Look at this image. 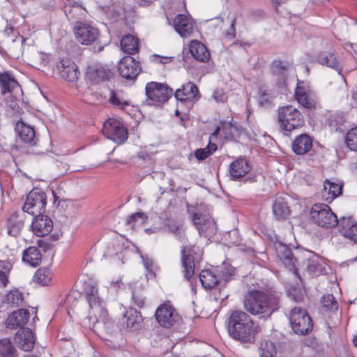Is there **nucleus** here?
<instances>
[{
    "label": "nucleus",
    "mask_w": 357,
    "mask_h": 357,
    "mask_svg": "<svg viewBox=\"0 0 357 357\" xmlns=\"http://www.w3.org/2000/svg\"><path fill=\"white\" fill-rule=\"evenodd\" d=\"M274 246L278 257L294 274L298 275L299 267L312 276H317L322 273V260L314 252L305 250L294 254L287 245L281 242L275 243Z\"/></svg>",
    "instance_id": "1"
},
{
    "label": "nucleus",
    "mask_w": 357,
    "mask_h": 357,
    "mask_svg": "<svg viewBox=\"0 0 357 357\" xmlns=\"http://www.w3.org/2000/svg\"><path fill=\"white\" fill-rule=\"evenodd\" d=\"M281 295V292L272 289L250 291L244 298L245 309L253 315L269 317L279 308Z\"/></svg>",
    "instance_id": "2"
},
{
    "label": "nucleus",
    "mask_w": 357,
    "mask_h": 357,
    "mask_svg": "<svg viewBox=\"0 0 357 357\" xmlns=\"http://www.w3.org/2000/svg\"><path fill=\"white\" fill-rule=\"evenodd\" d=\"M228 333L234 340L243 342L255 340L256 330L250 317L245 312L234 311L228 319Z\"/></svg>",
    "instance_id": "3"
},
{
    "label": "nucleus",
    "mask_w": 357,
    "mask_h": 357,
    "mask_svg": "<svg viewBox=\"0 0 357 357\" xmlns=\"http://www.w3.org/2000/svg\"><path fill=\"white\" fill-rule=\"evenodd\" d=\"M277 117L280 128L285 131H291L301 128L305 122L301 112L292 105L279 107Z\"/></svg>",
    "instance_id": "4"
},
{
    "label": "nucleus",
    "mask_w": 357,
    "mask_h": 357,
    "mask_svg": "<svg viewBox=\"0 0 357 357\" xmlns=\"http://www.w3.org/2000/svg\"><path fill=\"white\" fill-rule=\"evenodd\" d=\"M310 215L312 222L319 227L332 228L337 225L340 227V220L338 221L337 216L326 204H314L311 208Z\"/></svg>",
    "instance_id": "5"
},
{
    "label": "nucleus",
    "mask_w": 357,
    "mask_h": 357,
    "mask_svg": "<svg viewBox=\"0 0 357 357\" xmlns=\"http://www.w3.org/2000/svg\"><path fill=\"white\" fill-rule=\"evenodd\" d=\"M292 330L298 335H306L312 330V320L305 310L293 308L289 317Z\"/></svg>",
    "instance_id": "6"
},
{
    "label": "nucleus",
    "mask_w": 357,
    "mask_h": 357,
    "mask_svg": "<svg viewBox=\"0 0 357 357\" xmlns=\"http://www.w3.org/2000/svg\"><path fill=\"white\" fill-rule=\"evenodd\" d=\"M47 204L45 193L38 188L32 190L27 195L22 207L24 212L33 216L43 214Z\"/></svg>",
    "instance_id": "7"
},
{
    "label": "nucleus",
    "mask_w": 357,
    "mask_h": 357,
    "mask_svg": "<svg viewBox=\"0 0 357 357\" xmlns=\"http://www.w3.org/2000/svg\"><path fill=\"white\" fill-rule=\"evenodd\" d=\"M87 301L91 308L90 314L93 316L97 322H105L107 316V310L101 305L98 290L95 285H89L85 288Z\"/></svg>",
    "instance_id": "8"
},
{
    "label": "nucleus",
    "mask_w": 357,
    "mask_h": 357,
    "mask_svg": "<svg viewBox=\"0 0 357 357\" xmlns=\"http://www.w3.org/2000/svg\"><path fill=\"white\" fill-rule=\"evenodd\" d=\"M73 31L77 41L84 45L92 44L100 35L98 28L89 23L81 21H76Z\"/></svg>",
    "instance_id": "9"
},
{
    "label": "nucleus",
    "mask_w": 357,
    "mask_h": 357,
    "mask_svg": "<svg viewBox=\"0 0 357 357\" xmlns=\"http://www.w3.org/2000/svg\"><path fill=\"white\" fill-rule=\"evenodd\" d=\"M192 220L200 236L209 239L216 233V223L210 215L194 213Z\"/></svg>",
    "instance_id": "10"
},
{
    "label": "nucleus",
    "mask_w": 357,
    "mask_h": 357,
    "mask_svg": "<svg viewBox=\"0 0 357 357\" xmlns=\"http://www.w3.org/2000/svg\"><path fill=\"white\" fill-rule=\"evenodd\" d=\"M146 95L155 104H162L172 97L173 90L166 84L151 82L146 84Z\"/></svg>",
    "instance_id": "11"
},
{
    "label": "nucleus",
    "mask_w": 357,
    "mask_h": 357,
    "mask_svg": "<svg viewBox=\"0 0 357 357\" xmlns=\"http://www.w3.org/2000/svg\"><path fill=\"white\" fill-rule=\"evenodd\" d=\"M103 134L117 144H123L128 139L127 129L117 120L109 119L103 124Z\"/></svg>",
    "instance_id": "12"
},
{
    "label": "nucleus",
    "mask_w": 357,
    "mask_h": 357,
    "mask_svg": "<svg viewBox=\"0 0 357 357\" xmlns=\"http://www.w3.org/2000/svg\"><path fill=\"white\" fill-rule=\"evenodd\" d=\"M155 317L157 322L165 328L172 327L179 320L176 310L167 303L162 304L157 308Z\"/></svg>",
    "instance_id": "13"
},
{
    "label": "nucleus",
    "mask_w": 357,
    "mask_h": 357,
    "mask_svg": "<svg viewBox=\"0 0 357 357\" xmlns=\"http://www.w3.org/2000/svg\"><path fill=\"white\" fill-rule=\"evenodd\" d=\"M118 70L122 77L132 80L137 78L141 68L138 61L130 56H126L119 61Z\"/></svg>",
    "instance_id": "14"
},
{
    "label": "nucleus",
    "mask_w": 357,
    "mask_h": 357,
    "mask_svg": "<svg viewBox=\"0 0 357 357\" xmlns=\"http://www.w3.org/2000/svg\"><path fill=\"white\" fill-rule=\"evenodd\" d=\"M194 248L183 247L181 250V262L183 268L184 276L187 280L190 281L194 275L195 265L201 259L200 255L193 257Z\"/></svg>",
    "instance_id": "15"
},
{
    "label": "nucleus",
    "mask_w": 357,
    "mask_h": 357,
    "mask_svg": "<svg viewBox=\"0 0 357 357\" xmlns=\"http://www.w3.org/2000/svg\"><path fill=\"white\" fill-rule=\"evenodd\" d=\"M295 98L300 105L307 109L315 107L314 93L310 86L304 82H298L295 89Z\"/></svg>",
    "instance_id": "16"
},
{
    "label": "nucleus",
    "mask_w": 357,
    "mask_h": 357,
    "mask_svg": "<svg viewBox=\"0 0 357 357\" xmlns=\"http://www.w3.org/2000/svg\"><path fill=\"white\" fill-rule=\"evenodd\" d=\"M112 74L110 69L101 63H96L89 66L86 71V77L93 84L108 80Z\"/></svg>",
    "instance_id": "17"
},
{
    "label": "nucleus",
    "mask_w": 357,
    "mask_h": 357,
    "mask_svg": "<svg viewBox=\"0 0 357 357\" xmlns=\"http://www.w3.org/2000/svg\"><path fill=\"white\" fill-rule=\"evenodd\" d=\"M14 340L17 346L24 351H31L35 344V337L29 328H22L15 335Z\"/></svg>",
    "instance_id": "18"
},
{
    "label": "nucleus",
    "mask_w": 357,
    "mask_h": 357,
    "mask_svg": "<svg viewBox=\"0 0 357 357\" xmlns=\"http://www.w3.org/2000/svg\"><path fill=\"white\" fill-rule=\"evenodd\" d=\"M142 324L143 318L141 313L134 308L128 309L121 319V324L130 331L139 330Z\"/></svg>",
    "instance_id": "19"
},
{
    "label": "nucleus",
    "mask_w": 357,
    "mask_h": 357,
    "mask_svg": "<svg viewBox=\"0 0 357 357\" xmlns=\"http://www.w3.org/2000/svg\"><path fill=\"white\" fill-rule=\"evenodd\" d=\"M290 64L284 61L275 60L271 66V75L278 86H283L288 75Z\"/></svg>",
    "instance_id": "20"
},
{
    "label": "nucleus",
    "mask_w": 357,
    "mask_h": 357,
    "mask_svg": "<svg viewBox=\"0 0 357 357\" xmlns=\"http://www.w3.org/2000/svg\"><path fill=\"white\" fill-rule=\"evenodd\" d=\"M60 76L68 82H75L78 79L79 72L77 65L69 59H63L58 66Z\"/></svg>",
    "instance_id": "21"
},
{
    "label": "nucleus",
    "mask_w": 357,
    "mask_h": 357,
    "mask_svg": "<svg viewBox=\"0 0 357 357\" xmlns=\"http://www.w3.org/2000/svg\"><path fill=\"white\" fill-rule=\"evenodd\" d=\"M34 216L31 225L33 233L38 236H44L49 234L53 228L52 220L43 214Z\"/></svg>",
    "instance_id": "22"
},
{
    "label": "nucleus",
    "mask_w": 357,
    "mask_h": 357,
    "mask_svg": "<svg viewBox=\"0 0 357 357\" xmlns=\"http://www.w3.org/2000/svg\"><path fill=\"white\" fill-rule=\"evenodd\" d=\"M317 62L328 68L336 70L338 74H341L342 66L337 59L335 52L333 51H321L317 56Z\"/></svg>",
    "instance_id": "23"
},
{
    "label": "nucleus",
    "mask_w": 357,
    "mask_h": 357,
    "mask_svg": "<svg viewBox=\"0 0 357 357\" xmlns=\"http://www.w3.org/2000/svg\"><path fill=\"white\" fill-rule=\"evenodd\" d=\"M251 170L248 161L244 158H238L229 165V174L233 180L245 176Z\"/></svg>",
    "instance_id": "24"
},
{
    "label": "nucleus",
    "mask_w": 357,
    "mask_h": 357,
    "mask_svg": "<svg viewBox=\"0 0 357 357\" xmlns=\"http://www.w3.org/2000/svg\"><path fill=\"white\" fill-rule=\"evenodd\" d=\"M193 23L186 15L179 14L174 19V28L183 38L190 37L193 31Z\"/></svg>",
    "instance_id": "25"
},
{
    "label": "nucleus",
    "mask_w": 357,
    "mask_h": 357,
    "mask_svg": "<svg viewBox=\"0 0 357 357\" xmlns=\"http://www.w3.org/2000/svg\"><path fill=\"white\" fill-rule=\"evenodd\" d=\"M198 92L197 86L189 82L183 84L181 88L178 89L174 93V96L177 100L184 102L188 100L191 101L197 96Z\"/></svg>",
    "instance_id": "26"
},
{
    "label": "nucleus",
    "mask_w": 357,
    "mask_h": 357,
    "mask_svg": "<svg viewBox=\"0 0 357 357\" xmlns=\"http://www.w3.org/2000/svg\"><path fill=\"white\" fill-rule=\"evenodd\" d=\"M29 318V312L27 310L20 309L10 314L6 324L8 328H15L17 327L24 326Z\"/></svg>",
    "instance_id": "27"
},
{
    "label": "nucleus",
    "mask_w": 357,
    "mask_h": 357,
    "mask_svg": "<svg viewBox=\"0 0 357 357\" xmlns=\"http://www.w3.org/2000/svg\"><path fill=\"white\" fill-rule=\"evenodd\" d=\"M312 146V139L307 134L297 137L292 142L291 148L296 155L307 153Z\"/></svg>",
    "instance_id": "28"
},
{
    "label": "nucleus",
    "mask_w": 357,
    "mask_h": 357,
    "mask_svg": "<svg viewBox=\"0 0 357 357\" xmlns=\"http://www.w3.org/2000/svg\"><path fill=\"white\" fill-rule=\"evenodd\" d=\"M340 232L357 244V224H354L350 218L340 220Z\"/></svg>",
    "instance_id": "29"
},
{
    "label": "nucleus",
    "mask_w": 357,
    "mask_h": 357,
    "mask_svg": "<svg viewBox=\"0 0 357 357\" xmlns=\"http://www.w3.org/2000/svg\"><path fill=\"white\" fill-rule=\"evenodd\" d=\"M24 299V294L22 291L16 288L13 289L6 294L0 307L3 308L5 305L7 308L19 307L22 305Z\"/></svg>",
    "instance_id": "30"
},
{
    "label": "nucleus",
    "mask_w": 357,
    "mask_h": 357,
    "mask_svg": "<svg viewBox=\"0 0 357 357\" xmlns=\"http://www.w3.org/2000/svg\"><path fill=\"white\" fill-rule=\"evenodd\" d=\"M342 185L326 180L321 191V197L328 203H331L335 198L342 193Z\"/></svg>",
    "instance_id": "31"
},
{
    "label": "nucleus",
    "mask_w": 357,
    "mask_h": 357,
    "mask_svg": "<svg viewBox=\"0 0 357 357\" xmlns=\"http://www.w3.org/2000/svg\"><path fill=\"white\" fill-rule=\"evenodd\" d=\"M190 52L193 57L201 62H207L210 59V54L206 47L201 42L193 40L190 44Z\"/></svg>",
    "instance_id": "32"
},
{
    "label": "nucleus",
    "mask_w": 357,
    "mask_h": 357,
    "mask_svg": "<svg viewBox=\"0 0 357 357\" xmlns=\"http://www.w3.org/2000/svg\"><path fill=\"white\" fill-rule=\"evenodd\" d=\"M42 255L40 250L36 246H30L22 253V261L31 266L36 267L41 263Z\"/></svg>",
    "instance_id": "33"
},
{
    "label": "nucleus",
    "mask_w": 357,
    "mask_h": 357,
    "mask_svg": "<svg viewBox=\"0 0 357 357\" xmlns=\"http://www.w3.org/2000/svg\"><path fill=\"white\" fill-rule=\"evenodd\" d=\"M199 280L203 287L208 289L221 284V280L218 278L216 271L211 270H202L199 274Z\"/></svg>",
    "instance_id": "34"
},
{
    "label": "nucleus",
    "mask_w": 357,
    "mask_h": 357,
    "mask_svg": "<svg viewBox=\"0 0 357 357\" xmlns=\"http://www.w3.org/2000/svg\"><path fill=\"white\" fill-rule=\"evenodd\" d=\"M15 130L22 141L31 143L34 140L36 133L33 128L25 124L23 121H20L17 123Z\"/></svg>",
    "instance_id": "35"
},
{
    "label": "nucleus",
    "mask_w": 357,
    "mask_h": 357,
    "mask_svg": "<svg viewBox=\"0 0 357 357\" xmlns=\"http://www.w3.org/2000/svg\"><path fill=\"white\" fill-rule=\"evenodd\" d=\"M273 212L278 220H284L290 214L287 202L283 197H277L273 204Z\"/></svg>",
    "instance_id": "36"
},
{
    "label": "nucleus",
    "mask_w": 357,
    "mask_h": 357,
    "mask_svg": "<svg viewBox=\"0 0 357 357\" xmlns=\"http://www.w3.org/2000/svg\"><path fill=\"white\" fill-rule=\"evenodd\" d=\"M0 86L3 94L12 93L20 88L18 82L6 73H0Z\"/></svg>",
    "instance_id": "37"
},
{
    "label": "nucleus",
    "mask_w": 357,
    "mask_h": 357,
    "mask_svg": "<svg viewBox=\"0 0 357 357\" xmlns=\"http://www.w3.org/2000/svg\"><path fill=\"white\" fill-rule=\"evenodd\" d=\"M222 132L225 139H231L239 136L241 127L236 122H221Z\"/></svg>",
    "instance_id": "38"
},
{
    "label": "nucleus",
    "mask_w": 357,
    "mask_h": 357,
    "mask_svg": "<svg viewBox=\"0 0 357 357\" xmlns=\"http://www.w3.org/2000/svg\"><path fill=\"white\" fill-rule=\"evenodd\" d=\"M53 273L50 268L41 267L38 268L33 276V280L40 286L48 285L52 281Z\"/></svg>",
    "instance_id": "39"
},
{
    "label": "nucleus",
    "mask_w": 357,
    "mask_h": 357,
    "mask_svg": "<svg viewBox=\"0 0 357 357\" xmlns=\"http://www.w3.org/2000/svg\"><path fill=\"white\" fill-rule=\"evenodd\" d=\"M24 227V222L17 214L12 215L8 220V232L12 236H17Z\"/></svg>",
    "instance_id": "40"
},
{
    "label": "nucleus",
    "mask_w": 357,
    "mask_h": 357,
    "mask_svg": "<svg viewBox=\"0 0 357 357\" xmlns=\"http://www.w3.org/2000/svg\"><path fill=\"white\" fill-rule=\"evenodd\" d=\"M121 50L128 54H133L138 51V40L132 35H127L121 40Z\"/></svg>",
    "instance_id": "41"
},
{
    "label": "nucleus",
    "mask_w": 357,
    "mask_h": 357,
    "mask_svg": "<svg viewBox=\"0 0 357 357\" xmlns=\"http://www.w3.org/2000/svg\"><path fill=\"white\" fill-rule=\"evenodd\" d=\"M165 226L178 241L183 242L185 240V228L183 223L176 220H169Z\"/></svg>",
    "instance_id": "42"
},
{
    "label": "nucleus",
    "mask_w": 357,
    "mask_h": 357,
    "mask_svg": "<svg viewBox=\"0 0 357 357\" xmlns=\"http://www.w3.org/2000/svg\"><path fill=\"white\" fill-rule=\"evenodd\" d=\"M0 356L17 357L16 349L9 338L0 339Z\"/></svg>",
    "instance_id": "43"
},
{
    "label": "nucleus",
    "mask_w": 357,
    "mask_h": 357,
    "mask_svg": "<svg viewBox=\"0 0 357 357\" xmlns=\"http://www.w3.org/2000/svg\"><path fill=\"white\" fill-rule=\"evenodd\" d=\"M321 308L324 312H334L338 310L339 305L333 294L324 295L321 298Z\"/></svg>",
    "instance_id": "44"
},
{
    "label": "nucleus",
    "mask_w": 357,
    "mask_h": 357,
    "mask_svg": "<svg viewBox=\"0 0 357 357\" xmlns=\"http://www.w3.org/2000/svg\"><path fill=\"white\" fill-rule=\"evenodd\" d=\"M86 10L79 5H73L66 6L65 13L69 20H76L82 18L85 15Z\"/></svg>",
    "instance_id": "45"
},
{
    "label": "nucleus",
    "mask_w": 357,
    "mask_h": 357,
    "mask_svg": "<svg viewBox=\"0 0 357 357\" xmlns=\"http://www.w3.org/2000/svg\"><path fill=\"white\" fill-rule=\"evenodd\" d=\"M344 122V116L339 113L331 115L328 119V126L334 131H342Z\"/></svg>",
    "instance_id": "46"
},
{
    "label": "nucleus",
    "mask_w": 357,
    "mask_h": 357,
    "mask_svg": "<svg viewBox=\"0 0 357 357\" xmlns=\"http://www.w3.org/2000/svg\"><path fill=\"white\" fill-rule=\"evenodd\" d=\"M215 271L218 278L221 280V284H225L229 280L231 276L234 274V268L230 265L225 264L218 268Z\"/></svg>",
    "instance_id": "47"
},
{
    "label": "nucleus",
    "mask_w": 357,
    "mask_h": 357,
    "mask_svg": "<svg viewBox=\"0 0 357 357\" xmlns=\"http://www.w3.org/2000/svg\"><path fill=\"white\" fill-rule=\"evenodd\" d=\"M260 357H275L277 349L275 344L269 340H264L261 344Z\"/></svg>",
    "instance_id": "48"
},
{
    "label": "nucleus",
    "mask_w": 357,
    "mask_h": 357,
    "mask_svg": "<svg viewBox=\"0 0 357 357\" xmlns=\"http://www.w3.org/2000/svg\"><path fill=\"white\" fill-rule=\"evenodd\" d=\"M216 149V144L210 142L206 148L197 149L195 152V156L198 160H203L215 152Z\"/></svg>",
    "instance_id": "49"
},
{
    "label": "nucleus",
    "mask_w": 357,
    "mask_h": 357,
    "mask_svg": "<svg viewBox=\"0 0 357 357\" xmlns=\"http://www.w3.org/2000/svg\"><path fill=\"white\" fill-rule=\"evenodd\" d=\"M345 141L349 149L357 151V128H352L347 132Z\"/></svg>",
    "instance_id": "50"
},
{
    "label": "nucleus",
    "mask_w": 357,
    "mask_h": 357,
    "mask_svg": "<svg viewBox=\"0 0 357 357\" xmlns=\"http://www.w3.org/2000/svg\"><path fill=\"white\" fill-rule=\"evenodd\" d=\"M109 101L121 109H124L128 105V102L126 100H121L118 93H116L114 90L110 91Z\"/></svg>",
    "instance_id": "51"
},
{
    "label": "nucleus",
    "mask_w": 357,
    "mask_h": 357,
    "mask_svg": "<svg viewBox=\"0 0 357 357\" xmlns=\"http://www.w3.org/2000/svg\"><path fill=\"white\" fill-rule=\"evenodd\" d=\"M271 95L265 90L260 89L259 91L258 102L261 107H267L272 102Z\"/></svg>",
    "instance_id": "52"
},
{
    "label": "nucleus",
    "mask_w": 357,
    "mask_h": 357,
    "mask_svg": "<svg viewBox=\"0 0 357 357\" xmlns=\"http://www.w3.org/2000/svg\"><path fill=\"white\" fill-rule=\"evenodd\" d=\"M132 300L137 307L142 308L145 305L146 296L142 291H134L132 294Z\"/></svg>",
    "instance_id": "53"
},
{
    "label": "nucleus",
    "mask_w": 357,
    "mask_h": 357,
    "mask_svg": "<svg viewBox=\"0 0 357 357\" xmlns=\"http://www.w3.org/2000/svg\"><path fill=\"white\" fill-rule=\"evenodd\" d=\"M143 213H135L130 215L128 218L126 223L132 228H134L137 223H142Z\"/></svg>",
    "instance_id": "54"
},
{
    "label": "nucleus",
    "mask_w": 357,
    "mask_h": 357,
    "mask_svg": "<svg viewBox=\"0 0 357 357\" xmlns=\"http://www.w3.org/2000/svg\"><path fill=\"white\" fill-rule=\"evenodd\" d=\"M213 98L217 101L225 102L227 100V96L223 92L222 90L217 89L213 91Z\"/></svg>",
    "instance_id": "55"
},
{
    "label": "nucleus",
    "mask_w": 357,
    "mask_h": 357,
    "mask_svg": "<svg viewBox=\"0 0 357 357\" xmlns=\"http://www.w3.org/2000/svg\"><path fill=\"white\" fill-rule=\"evenodd\" d=\"M144 267L149 271H152L153 266V260L146 255H141Z\"/></svg>",
    "instance_id": "56"
},
{
    "label": "nucleus",
    "mask_w": 357,
    "mask_h": 357,
    "mask_svg": "<svg viewBox=\"0 0 357 357\" xmlns=\"http://www.w3.org/2000/svg\"><path fill=\"white\" fill-rule=\"evenodd\" d=\"M234 25H235V20L234 19V20H231L229 30L228 31H227L226 33H225V36L228 39H234V37H235V28H234Z\"/></svg>",
    "instance_id": "57"
},
{
    "label": "nucleus",
    "mask_w": 357,
    "mask_h": 357,
    "mask_svg": "<svg viewBox=\"0 0 357 357\" xmlns=\"http://www.w3.org/2000/svg\"><path fill=\"white\" fill-rule=\"evenodd\" d=\"M152 57H153V61L157 63H167L170 61V58L160 56L157 54L153 55Z\"/></svg>",
    "instance_id": "58"
},
{
    "label": "nucleus",
    "mask_w": 357,
    "mask_h": 357,
    "mask_svg": "<svg viewBox=\"0 0 357 357\" xmlns=\"http://www.w3.org/2000/svg\"><path fill=\"white\" fill-rule=\"evenodd\" d=\"M8 282V276L2 270H0V287H6Z\"/></svg>",
    "instance_id": "59"
},
{
    "label": "nucleus",
    "mask_w": 357,
    "mask_h": 357,
    "mask_svg": "<svg viewBox=\"0 0 357 357\" xmlns=\"http://www.w3.org/2000/svg\"><path fill=\"white\" fill-rule=\"evenodd\" d=\"M2 271L6 272V274L8 275L9 271L12 268V264L9 262H3V265L1 266Z\"/></svg>",
    "instance_id": "60"
},
{
    "label": "nucleus",
    "mask_w": 357,
    "mask_h": 357,
    "mask_svg": "<svg viewBox=\"0 0 357 357\" xmlns=\"http://www.w3.org/2000/svg\"><path fill=\"white\" fill-rule=\"evenodd\" d=\"M220 130L222 131L221 125L216 127V128L215 129V130L213 131V132L212 133V135H211V136L210 137L211 140L213 138H218V135H219Z\"/></svg>",
    "instance_id": "61"
},
{
    "label": "nucleus",
    "mask_w": 357,
    "mask_h": 357,
    "mask_svg": "<svg viewBox=\"0 0 357 357\" xmlns=\"http://www.w3.org/2000/svg\"><path fill=\"white\" fill-rule=\"evenodd\" d=\"M155 0H136L137 3L139 5V6H147L151 3H153V1H155Z\"/></svg>",
    "instance_id": "62"
},
{
    "label": "nucleus",
    "mask_w": 357,
    "mask_h": 357,
    "mask_svg": "<svg viewBox=\"0 0 357 357\" xmlns=\"http://www.w3.org/2000/svg\"><path fill=\"white\" fill-rule=\"evenodd\" d=\"M273 2L278 5L284 2V0H273Z\"/></svg>",
    "instance_id": "63"
},
{
    "label": "nucleus",
    "mask_w": 357,
    "mask_h": 357,
    "mask_svg": "<svg viewBox=\"0 0 357 357\" xmlns=\"http://www.w3.org/2000/svg\"><path fill=\"white\" fill-rule=\"evenodd\" d=\"M354 344L356 347H357V335L354 339Z\"/></svg>",
    "instance_id": "64"
}]
</instances>
